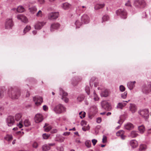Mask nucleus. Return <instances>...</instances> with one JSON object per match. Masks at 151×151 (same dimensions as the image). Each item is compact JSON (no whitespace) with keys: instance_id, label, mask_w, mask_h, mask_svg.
<instances>
[{"instance_id":"f257e3e1","label":"nucleus","mask_w":151,"mask_h":151,"mask_svg":"<svg viewBox=\"0 0 151 151\" xmlns=\"http://www.w3.org/2000/svg\"><path fill=\"white\" fill-rule=\"evenodd\" d=\"M139 114L144 118L145 121H147L149 117V111L148 109H143L138 111Z\"/></svg>"},{"instance_id":"f03ea898","label":"nucleus","mask_w":151,"mask_h":151,"mask_svg":"<svg viewBox=\"0 0 151 151\" xmlns=\"http://www.w3.org/2000/svg\"><path fill=\"white\" fill-rule=\"evenodd\" d=\"M134 5L138 8H143L147 6V4L144 0H136L134 1Z\"/></svg>"},{"instance_id":"7ed1b4c3","label":"nucleus","mask_w":151,"mask_h":151,"mask_svg":"<svg viewBox=\"0 0 151 151\" xmlns=\"http://www.w3.org/2000/svg\"><path fill=\"white\" fill-rule=\"evenodd\" d=\"M151 91V82H149L147 84H145L142 87V91L144 93L148 94Z\"/></svg>"},{"instance_id":"20e7f679","label":"nucleus","mask_w":151,"mask_h":151,"mask_svg":"<svg viewBox=\"0 0 151 151\" xmlns=\"http://www.w3.org/2000/svg\"><path fill=\"white\" fill-rule=\"evenodd\" d=\"M116 14L122 18L126 19L127 18V13L124 9H120L116 11Z\"/></svg>"},{"instance_id":"39448f33","label":"nucleus","mask_w":151,"mask_h":151,"mask_svg":"<svg viewBox=\"0 0 151 151\" xmlns=\"http://www.w3.org/2000/svg\"><path fill=\"white\" fill-rule=\"evenodd\" d=\"M101 104L102 108L106 110L109 111L111 109V104L106 101H102Z\"/></svg>"},{"instance_id":"423d86ee","label":"nucleus","mask_w":151,"mask_h":151,"mask_svg":"<svg viewBox=\"0 0 151 151\" xmlns=\"http://www.w3.org/2000/svg\"><path fill=\"white\" fill-rule=\"evenodd\" d=\"M14 25V24L12 19H7L5 22V28L6 29H11Z\"/></svg>"},{"instance_id":"0eeeda50","label":"nucleus","mask_w":151,"mask_h":151,"mask_svg":"<svg viewBox=\"0 0 151 151\" xmlns=\"http://www.w3.org/2000/svg\"><path fill=\"white\" fill-rule=\"evenodd\" d=\"M64 110V107L60 104L58 105L54 108L55 111L57 114L61 113Z\"/></svg>"},{"instance_id":"6e6552de","label":"nucleus","mask_w":151,"mask_h":151,"mask_svg":"<svg viewBox=\"0 0 151 151\" xmlns=\"http://www.w3.org/2000/svg\"><path fill=\"white\" fill-rule=\"evenodd\" d=\"M6 122L9 126H12L14 122V117L12 116H8L6 119Z\"/></svg>"},{"instance_id":"1a4fd4ad","label":"nucleus","mask_w":151,"mask_h":151,"mask_svg":"<svg viewBox=\"0 0 151 151\" xmlns=\"http://www.w3.org/2000/svg\"><path fill=\"white\" fill-rule=\"evenodd\" d=\"M33 101L35 102V104L37 106L40 105L43 101L42 97L35 96L33 97Z\"/></svg>"},{"instance_id":"9d476101","label":"nucleus","mask_w":151,"mask_h":151,"mask_svg":"<svg viewBox=\"0 0 151 151\" xmlns=\"http://www.w3.org/2000/svg\"><path fill=\"white\" fill-rule=\"evenodd\" d=\"M43 119L42 115L40 114H36L34 118L35 121L36 123H39L42 122Z\"/></svg>"},{"instance_id":"9b49d317","label":"nucleus","mask_w":151,"mask_h":151,"mask_svg":"<svg viewBox=\"0 0 151 151\" xmlns=\"http://www.w3.org/2000/svg\"><path fill=\"white\" fill-rule=\"evenodd\" d=\"M59 16L58 12H52L48 15V18L50 20H52L57 18Z\"/></svg>"},{"instance_id":"f8f14e48","label":"nucleus","mask_w":151,"mask_h":151,"mask_svg":"<svg viewBox=\"0 0 151 151\" xmlns=\"http://www.w3.org/2000/svg\"><path fill=\"white\" fill-rule=\"evenodd\" d=\"M81 20L82 23L87 24L89 22V18L87 14H84L81 17Z\"/></svg>"},{"instance_id":"ddd939ff","label":"nucleus","mask_w":151,"mask_h":151,"mask_svg":"<svg viewBox=\"0 0 151 151\" xmlns=\"http://www.w3.org/2000/svg\"><path fill=\"white\" fill-rule=\"evenodd\" d=\"M60 26V24L58 23H53L51 25L50 31H53L55 30L58 29Z\"/></svg>"},{"instance_id":"4468645a","label":"nucleus","mask_w":151,"mask_h":151,"mask_svg":"<svg viewBox=\"0 0 151 151\" xmlns=\"http://www.w3.org/2000/svg\"><path fill=\"white\" fill-rule=\"evenodd\" d=\"M17 18L18 19L21 20L24 23L27 22V19L26 17L22 14H19L17 15Z\"/></svg>"},{"instance_id":"2eb2a0df","label":"nucleus","mask_w":151,"mask_h":151,"mask_svg":"<svg viewBox=\"0 0 151 151\" xmlns=\"http://www.w3.org/2000/svg\"><path fill=\"white\" fill-rule=\"evenodd\" d=\"M45 24L44 22H38L35 25V28L36 29H40Z\"/></svg>"},{"instance_id":"dca6fc26","label":"nucleus","mask_w":151,"mask_h":151,"mask_svg":"<svg viewBox=\"0 0 151 151\" xmlns=\"http://www.w3.org/2000/svg\"><path fill=\"white\" fill-rule=\"evenodd\" d=\"M124 131L123 130H120L116 133V135L117 136L120 137L122 139H125L126 136L124 135Z\"/></svg>"},{"instance_id":"f3484780","label":"nucleus","mask_w":151,"mask_h":151,"mask_svg":"<svg viewBox=\"0 0 151 151\" xmlns=\"http://www.w3.org/2000/svg\"><path fill=\"white\" fill-rule=\"evenodd\" d=\"M129 110L132 113H134L136 112L137 110V107L134 104H131L129 107Z\"/></svg>"},{"instance_id":"a211bd4d","label":"nucleus","mask_w":151,"mask_h":151,"mask_svg":"<svg viewBox=\"0 0 151 151\" xmlns=\"http://www.w3.org/2000/svg\"><path fill=\"white\" fill-rule=\"evenodd\" d=\"M125 129L127 130H130L132 129L134 127L132 124L130 123H128L125 124L124 126Z\"/></svg>"},{"instance_id":"6ab92c4d","label":"nucleus","mask_w":151,"mask_h":151,"mask_svg":"<svg viewBox=\"0 0 151 151\" xmlns=\"http://www.w3.org/2000/svg\"><path fill=\"white\" fill-rule=\"evenodd\" d=\"M130 144L131 147L133 148L137 147L138 145L137 142L135 140H131L130 142Z\"/></svg>"},{"instance_id":"aec40b11","label":"nucleus","mask_w":151,"mask_h":151,"mask_svg":"<svg viewBox=\"0 0 151 151\" xmlns=\"http://www.w3.org/2000/svg\"><path fill=\"white\" fill-rule=\"evenodd\" d=\"M136 83L135 81L133 82H129L127 83V86L128 88L130 89H132L134 86V84Z\"/></svg>"},{"instance_id":"412c9836","label":"nucleus","mask_w":151,"mask_h":151,"mask_svg":"<svg viewBox=\"0 0 151 151\" xmlns=\"http://www.w3.org/2000/svg\"><path fill=\"white\" fill-rule=\"evenodd\" d=\"M60 97L62 100L65 103H67L69 101V99L67 97L68 95H60Z\"/></svg>"},{"instance_id":"4be33fe9","label":"nucleus","mask_w":151,"mask_h":151,"mask_svg":"<svg viewBox=\"0 0 151 151\" xmlns=\"http://www.w3.org/2000/svg\"><path fill=\"white\" fill-rule=\"evenodd\" d=\"M126 104L127 103H119L117 105L116 108L117 109H122L123 107L125 106Z\"/></svg>"},{"instance_id":"5701e85b","label":"nucleus","mask_w":151,"mask_h":151,"mask_svg":"<svg viewBox=\"0 0 151 151\" xmlns=\"http://www.w3.org/2000/svg\"><path fill=\"white\" fill-rule=\"evenodd\" d=\"M22 114L21 113H18L16 114L15 116V120L17 121H19L22 120Z\"/></svg>"},{"instance_id":"b1692460","label":"nucleus","mask_w":151,"mask_h":151,"mask_svg":"<svg viewBox=\"0 0 151 151\" xmlns=\"http://www.w3.org/2000/svg\"><path fill=\"white\" fill-rule=\"evenodd\" d=\"M50 149V147L47 144L43 145L42 147L43 151H47Z\"/></svg>"},{"instance_id":"393cba45","label":"nucleus","mask_w":151,"mask_h":151,"mask_svg":"<svg viewBox=\"0 0 151 151\" xmlns=\"http://www.w3.org/2000/svg\"><path fill=\"white\" fill-rule=\"evenodd\" d=\"M86 7L84 6H78L76 9V11H80L82 12L84 11L86 9Z\"/></svg>"},{"instance_id":"a878e982","label":"nucleus","mask_w":151,"mask_h":151,"mask_svg":"<svg viewBox=\"0 0 151 151\" xmlns=\"http://www.w3.org/2000/svg\"><path fill=\"white\" fill-rule=\"evenodd\" d=\"M71 5L68 3H63L62 5V7L64 9H68L69 8Z\"/></svg>"},{"instance_id":"bb28decb","label":"nucleus","mask_w":151,"mask_h":151,"mask_svg":"<svg viewBox=\"0 0 151 151\" xmlns=\"http://www.w3.org/2000/svg\"><path fill=\"white\" fill-rule=\"evenodd\" d=\"M91 112H93V114H95L98 111V109L96 106H92L91 107L90 109Z\"/></svg>"},{"instance_id":"cd10ccee","label":"nucleus","mask_w":151,"mask_h":151,"mask_svg":"<svg viewBox=\"0 0 151 151\" xmlns=\"http://www.w3.org/2000/svg\"><path fill=\"white\" fill-rule=\"evenodd\" d=\"M138 135V134L137 131H133L131 132L130 136L134 138L136 137Z\"/></svg>"},{"instance_id":"c85d7f7f","label":"nucleus","mask_w":151,"mask_h":151,"mask_svg":"<svg viewBox=\"0 0 151 151\" xmlns=\"http://www.w3.org/2000/svg\"><path fill=\"white\" fill-rule=\"evenodd\" d=\"M145 127L144 126L142 125L138 127V130L140 133H143L145 131Z\"/></svg>"},{"instance_id":"c756f323","label":"nucleus","mask_w":151,"mask_h":151,"mask_svg":"<svg viewBox=\"0 0 151 151\" xmlns=\"http://www.w3.org/2000/svg\"><path fill=\"white\" fill-rule=\"evenodd\" d=\"M25 10L24 7L22 6H19L17 9V11L18 12H22Z\"/></svg>"},{"instance_id":"7c9ffc66","label":"nucleus","mask_w":151,"mask_h":151,"mask_svg":"<svg viewBox=\"0 0 151 151\" xmlns=\"http://www.w3.org/2000/svg\"><path fill=\"white\" fill-rule=\"evenodd\" d=\"M104 6V4H98L96 5L94 8L95 9L98 10L103 8Z\"/></svg>"},{"instance_id":"2f4dec72","label":"nucleus","mask_w":151,"mask_h":151,"mask_svg":"<svg viewBox=\"0 0 151 151\" xmlns=\"http://www.w3.org/2000/svg\"><path fill=\"white\" fill-rule=\"evenodd\" d=\"M30 12L32 14L36 12L37 9L35 6L31 7L29 8Z\"/></svg>"},{"instance_id":"473e14b6","label":"nucleus","mask_w":151,"mask_h":151,"mask_svg":"<svg viewBox=\"0 0 151 151\" xmlns=\"http://www.w3.org/2000/svg\"><path fill=\"white\" fill-rule=\"evenodd\" d=\"M83 23L82 22H81L79 20H77L76 21L75 24L76 26V27L79 28Z\"/></svg>"},{"instance_id":"72a5a7b5","label":"nucleus","mask_w":151,"mask_h":151,"mask_svg":"<svg viewBox=\"0 0 151 151\" xmlns=\"http://www.w3.org/2000/svg\"><path fill=\"white\" fill-rule=\"evenodd\" d=\"M82 79V78L81 77L77 78L76 79V80L77 81L75 83H74V82H75V81L76 80H73V81L72 83V84H73V85L75 86L78 84V82L81 81Z\"/></svg>"},{"instance_id":"f704fd0d","label":"nucleus","mask_w":151,"mask_h":151,"mask_svg":"<svg viewBox=\"0 0 151 151\" xmlns=\"http://www.w3.org/2000/svg\"><path fill=\"white\" fill-rule=\"evenodd\" d=\"M85 145L87 148H90L91 146V142L90 140H87L85 142Z\"/></svg>"},{"instance_id":"c9c22d12","label":"nucleus","mask_w":151,"mask_h":151,"mask_svg":"<svg viewBox=\"0 0 151 151\" xmlns=\"http://www.w3.org/2000/svg\"><path fill=\"white\" fill-rule=\"evenodd\" d=\"M102 22H103L108 21L109 19V17L107 15H105L102 17Z\"/></svg>"},{"instance_id":"e433bc0d","label":"nucleus","mask_w":151,"mask_h":151,"mask_svg":"<svg viewBox=\"0 0 151 151\" xmlns=\"http://www.w3.org/2000/svg\"><path fill=\"white\" fill-rule=\"evenodd\" d=\"M6 139L8 141H10L13 139L12 136L11 135H7L6 137Z\"/></svg>"},{"instance_id":"4c0bfd02","label":"nucleus","mask_w":151,"mask_h":151,"mask_svg":"<svg viewBox=\"0 0 151 151\" xmlns=\"http://www.w3.org/2000/svg\"><path fill=\"white\" fill-rule=\"evenodd\" d=\"M24 124L25 127H28L30 125V123L28 119H25L24 121Z\"/></svg>"},{"instance_id":"58836bf2","label":"nucleus","mask_w":151,"mask_h":151,"mask_svg":"<svg viewBox=\"0 0 151 151\" xmlns=\"http://www.w3.org/2000/svg\"><path fill=\"white\" fill-rule=\"evenodd\" d=\"M146 146L145 145H140L139 150L141 151H144L146 149Z\"/></svg>"},{"instance_id":"ea45409f","label":"nucleus","mask_w":151,"mask_h":151,"mask_svg":"<svg viewBox=\"0 0 151 151\" xmlns=\"http://www.w3.org/2000/svg\"><path fill=\"white\" fill-rule=\"evenodd\" d=\"M19 95H10L9 97L13 100L17 99L19 97Z\"/></svg>"},{"instance_id":"a19ab883","label":"nucleus","mask_w":151,"mask_h":151,"mask_svg":"<svg viewBox=\"0 0 151 151\" xmlns=\"http://www.w3.org/2000/svg\"><path fill=\"white\" fill-rule=\"evenodd\" d=\"M31 29V27L30 26H27L24 29V34L26 33L27 32H28Z\"/></svg>"},{"instance_id":"79ce46f5","label":"nucleus","mask_w":151,"mask_h":151,"mask_svg":"<svg viewBox=\"0 0 151 151\" xmlns=\"http://www.w3.org/2000/svg\"><path fill=\"white\" fill-rule=\"evenodd\" d=\"M64 139L65 138L63 137L60 136L59 137V139H56V141L60 142H62L64 141Z\"/></svg>"},{"instance_id":"37998d69","label":"nucleus","mask_w":151,"mask_h":151,"mask_svg":"<svg viewBox=\"0 0 151 151\" xmlns=\"http://www.w3.org/2000/svg\"><path fill=\"white\" fill-rule=\"evenodd\" d=\"M50 134H48L46 133L43 134H42L43 138L44 139H47L50 136Z\"/></svg>"},{"instance_id":"c03bdc74","label":"nucleus","mask_w":151,"mask_h":151,"mask_svg":"<svg viewBox=\"0 0 151 151\" xmlns=\"http://www.w3.org/2000/svg\"><path fill=\"white\" fill-rule=\"evenodd\" d=\"M89 129L90 127L89 126V125H88L86 127H83L82 128V130L84 131L88 130Z\"/></svg>"},{"instance_id":"a18cd8bd","label":"nucleus","mask_w":151,"mask_h":151,"mask_svg":"<svg viewBox=\"0 0 151 151\" xmlns=\"http://www.w3.org/2000/svg\"><path fill=\"white\" fill-rule=\"evenodd\" d=\"M38 146L37 143L36 142H34L32 145V147L33 148H37Z\"/></svg>"},{"instance_id":"49530a36","label":"nucleus","mask_w":151,"mask_h":151,"mask_svg":"<svg viewBox=\"0 0 151 151\" xmlns=\"http://www.w3.org/2000/svg\"><path fill=\"white\" fill-rule=\"evenodd\" d=\"M42 15V12L41 10H39L36 14L37 17H41Z\"/></svg>"},{"instance_id":"de8ad7c7","label":"nucleus","mask_w":151,"mask_h":151,"mask_svg":"<svg viewBox=\"0 0 151 151\" xmlns=\"http://www.w3.org/2000/svg\"><path fill=\"white\" fill-rule=\"evenodd\" d=\"M85 91L88 94H89L90 93V88L88 86H86L85 88Z\"/></svg>"},{"instance_id":"09e8293b","label":"nucleus","mask_w":151,"mask_h":151,"mask_svg":"<svg viewBox=\"0 0 151 151\" xmlns=\"http://www.w3.org/2000/svg\"><path fill=\"white\" fill-rule=\"evenodd\" d=\"M92 97H93V100L95 101H97L99 99V98L97 95H93V96Z\"/></svg>"},{"instance_id":"8fccbe9b","label":"nucleus","mask_w":151,"mask_h":151,"mask_svg":"<svg viewBox=\"0 0 151 151\" xmlns=\"http://www.w3.org/2000/svg\"><path fill=\"white\" fill-rule=\"evenodd\" d=\"M22 122L20 121L19 124H17V126L19 128H21L23 127Z\"/></svg>"},{"instance_id":"3c124183","label":"nucleus","mask_w":151,"mask_h":151,"mask_svg":"<svg viewBox=\"0 0 151 151\" xmlns=\"http://www.w3.org/2000/svg\"><path fill=\"white\" fill-rule=\"evenodd\" d=\"M45 128V130L46 132H48L52 128V127L51 126H49Z\"/></svg>"},{"instance_id":"603ef678","label":"nucleus","mask_w":151,"mask_h":151,"mask_svg":"<svg viewBox=\"0 0 151 151\" xmlns=\"http://www.w3.org/2000/svg\"><path fill=\"white\" fill-rule=\"evenodd\" d=\"M95 79L96 78L94 77H93L91 78L89 82L90 85H91V83H93V82L95 80Z\"/></svg>"},{"instance_id":"864d4df0","label":"nucleus","mask_w":151,"mask_h":151,"mask_svg":"<svg viewBox=\"0 0 151 151\" xmlns=\"http://www.w3.org/2000/svg\"><path fill=\"white\" fill-rule=\"evenodd\" d=\"M125 5L127 6H131L130 1L128 0L125 4Z\"/></svg>"},{"instance_id":"5fc2aeb1","label":"nucleus","mask_w":151,"mask_h":151,"mask_svg":"<svg viewBox=\"0 0 151 151\" xmlns=\"http://www.w3.org/2000/svg\"><path fill=\"white\" fill-rule=\"evenodd\" d=\"M97 142V140L96 139H93L92 140V142L93 146H95L96 145Z\"/></svg>"},{"instance_id":"6e6d98bb","label":"nucleus","mask_w":151,"mask_h":151,"mask_svg":"<svg viewBox=\"0 0 151 151\" xmlns=\"http://www.w3.org/2000/svg\"><path fill=\"white\" fill-rule=\"evenodd\" d=\"M60 93L62 94H68L67 93L62 89L60 90Z\"/></svg>"},{"instance_id":"4d7b16f0","label":"nucleus","mask_w":151,"mask_h":151,"mask_svg":"<svg viewBox=\"0 0 151 151\" xmlns=\"http://www.w3.org/2000/svg\"><path fill=\"white\" fill-rule=\"evenodd\" d=\"M120 90L122 91H124L125 89V87L122 85H121L119 88Z\"/></svg>"},{"instance_id":"13d9d810","label":"nucleus","mask_w":151,"mask_h":151,"mask_svg":"<svg viewBox=\"0 0 151 151\" xmlns=\"http://www.w3.org/2000/svg\"><path fill=\"white\" fill-rule=\"evenodd\" d=\"M81 124L82 126L84 127V126L87 124V122L85 121H82Z\"/></svg>"},{"instance_id":"bf43d9fd","label":"nucleus","mask_w":151,"mask_h":151,"mask_svg":"<svg viewBox=\"0 0 151 151\" xmlns=\"http://www.w3.org/2000/svg\"><path fill=\"white\" fill-rule=\"evenodd\" d=\"M86 115V113L84 112H83L82 114L80 116V117L81 119H83V118H84Z\"/></svg>"},{"instance_id":"052dcab7","label":"nucleus","mask_w":151,"mask_h":151,"mask_svg":"<svg viewBox=\"0 0 151 151\" xmlns=\"http://www.w3.org/2000/svg\"><path fill=\"white\" fill-rule=\"evenodd\" d=\"M104 94H108L110 93L108 89H106L104 91Z\"/></svg>"},{"instance_id":"680f3d73","label":"nucleus","mask_w":151,"mask_h":151,"mask_svg":"<svg viewBox=\"0 0 151 151\" xmlns=\"http://www.w3.org/2000/svg\"><path fill=\"white\" fill-rule=\"evenodd\" d=\"M106 142V136H104L102 139V142L103 143Z\"/></svg>"},{"instance_id":"e2e57ef3","label":"nucleus","mask_w":151,"mask_h":151,"mask_svg":"<svg viewBox=\"0 0 151 151\" xmlns=\"http://www.w3.org/2000/svg\"><path fill=\"white\" fill-rule=\"evenodd\" d=\"M101 121V118H98L97 119L96 122L97 123H99Z\"/></svg>"},{"instance_id":"0e129e2a","label":"nucleus","mask_w":151,"mask_h":151,"mask_svg":"<svg viewBox=\"0 0 151 151\" xmlns=\"http://www.w3.org/2000/svg\"><path fill=\"white\" fill-rule=\"evenodd\" d=\"M43 108V110L45 111H47L48 109V107L46 105H44Z\"/></svg>"},{"instance_id":"69168bd1","label":"nucleus","mask_w":151,"mask_h":151,"mask_svg":"<svg viewBox=\"0 0 151 151\" xmlns=\"http://www.w3.org/2000/svg\"><path fill=\"white\" fill-rule=\"evenodd\" d=\"M123 122L122 121L121 119L120 118V119L119 120V121L117 123L120 124V125H121L122 124Z\"/></svg>"},{"instance_id":"338daca9","label":"nucleus","mask_w":151,"mask_h":151,"mask_svg":"<svg viewBox=\"0 0 151 151\" xmlns=\"http://www.w3.org/2000/svg\"><path fill=\"white\" fill-rule=\"evenodd\" d=\"M70 133V132H64L63 134V135L65 136H68V135Z\"/></svg>"},{"instance_id":"774afa93","label":"nucleus","mask_w":151,"mask_h":151,"mask_svg":"<svg viewBox=\"0 0 151 151\" xmlns=\"http://www.w3.org/2000/svg\"><path fill=\"white\" fill-rule=\"evenodd\" d=\"M83 99V97L82 98H80L79 97H78L77 98V99L79 101H82Z\"/></svg>"}]
</instances>
